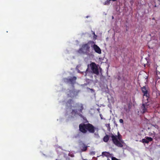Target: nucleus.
<instances>
[{"label": "nucleus", "mask_w": 160, "mask_h": 160, "mask_svg": "<svg viewBox=\"0 0 160 160\" xmlns=\"http://www.w3.org/2000/svg\"><path fill=\"white\" fill-rule=\"evenodd\" d=\"M79 130L83 133H86L88 131L90 133H94L97 128L92 124L88 123L87 124L81 123L79 124Z\"/></svg>", "instance_id": "nucleus-1"}, {"label": "nucleus", "mask_w": 160, "mask_h": 160, "mask_svg": "<svg viewBox=\"0 0 160 160\" xmlns=\"http://www.w3.org/2000/svg\"><path fill=\"white\" fill-rule=\"evenodd\" d=\"M95 42L92 41H89L87 43L84 44L82 45L81 47L78 50V52L79 53H83L87 55H89L90 52V46L92 47L93 44Z\"/></svg>", "instance_id": "nucleus-2"}, {"label": "nucleus", "mask_w": 160, "mask_h": 160, "mask_svg": "<svg viewBox=\"0 0 160 160\" xmlns=\"http://www.w3.org/2000/svg\"><path fill=\"white\" fill-rule=\"evenodd\" d=\"M111 137L113 143L118 147L122 148L123 147L122 143L123 141L122 140V136L119 132H118V135H114L111 134Z\"/></svg>", "instance_id": "nucleus-3"}, {"label": "nucleus", "mask_w": 160, "mask_h": 160, "mask_svg": "<svg viewBox=\"0 0 160 160\" xmlns=\"http://www.w3.org/2000/svg\"><path fill=\"white\" fill-rule=\"evenodd\" d=\"M150 99L148 100L143 99V103L141 107L142 111L143 113L147 112L148 109L150 108L151 107L152 102L150 101Z\"/></svg>", "instance_id": "nucleus-4"}, {"label": "nucleus", "mask_w": 160, "mask_h": 160, "mask_svg": "<svg viewBox=\"0 0 160 160\" xmlns=\"http://www.w3.org/2000/svg\"><path fill=\"white\" fill-rule=\"evenodd\" d=\"M74 108H76V109L73 110L71 112L72 114H74V115L78 114L79 116H81L82 115L80 114H79L78 112V111H79L81 113L82 112V111L83 109V105L82 103H77L74 106Z\"/></svg>", "instance_id": "nucleus-5"}, {"label": "nucleus", "mask_w": 160, "mask_h": 160, "mask_svg": "<svg viewBox=\"0 0 160 160\" xmlns=\"http://www.w3.org/2000/svg\"><path fill=\"white\" fill-rule=\"evenodd\" d=\"M142 92L143 93V99H145V97H146V100H148L149 98V89L147 86H144L141 88Z\"/></svg>", "instance_id": "nucleus-6"}, {"label": "nucleus", "mask_w": 160, "mask_h": 160, "mask_svg": "<svg viewBox=\"0 0 160 160\" xmlns=\"http://www.w3.org/2000/svg\"><path fill=\"white\" fill-rule=\"evenodd\" d=\"M90 66L92 72L97 75H98L99 74L98 69L96 64L95 62H92L90 64Z\"/></svg>", "instance_id": "nucleus-7"}, {"label": "nucleus", "mask_w": 160, "mask_h": 160, "mask_svg": "<svg viewBox=\"0 0 160 160\" xmlns=\"http://www.w3.org/2000/svg\"><path fill=\"white\" fill-rule=\"evenodd\" d=\"M76 79V77L74 76L70 78H65L64 81L66 82L70 83L71 84H74L75 83Z\"/></svg>", "instance_id": "nucleus-8"}, {"label": "nucleus", "mask_w": 160, "mask_h": 160, "mask_svg": "<svg viewBox=\"0 0 160 160\" xmlns=\"http://www.w3.org/2000/svg\"><path fill=\"white\" fill-rule=\"evenodd\" d=\"M92 47L96 52L98 54H101V50L100 48L98 45L95 44V43L93 44Z\"/></svg>", "instance_id": "nucleus-9"}, {"label": "nucleus", "mask_w": 160, "mask_h": 160, "mask_svg": "<svg viewBox=\"0 0 160 160\" xmlns=\"http://www.w3.org/2000/svg\"><path fill=\"white\" fill-rule=\"evenodd\" d=\"M153 139L151 137H146L145 138L142 139V142L143 143H148L149 142L152 141Z\"/></svg>", "instance_id": "nucleus-10"}, {"label": "nucleus", "mask_w": 160, "mask_h": 160, "mask_svg": "<svg viewBox=\"0 0 160 160\" xmlns=\"http://www.w3.org/2000/svg\"><path fill=\"white\" fill-rule=\"evenodd\" d=\"M81 147L80 148L82 152H85L87 151L88 146L86 145L84 143H82L81 144Z\"/></svg>", "instance_id": "nucleus-11"}, {"label": "nucleus", "mask_w": 160, "mask_h": 160, "mask_svg": "<svg viewBox=\"0 0 160 160\" xmlns=\"http://www.w3.org/2000/svg\"><path fill=\"white\" fill-rule=\"evenodd\" d=\"M153 94H155L156 97H158L160 95V92L157 88H155L153 90Z\"/></svg>", "instance_id": "nucleus-12"}, {"label": "nucleus", "mask_w": 160, "mask_h": 160, "mask_svg": "<svg viewBox=\"0 0 160 160\" xmlns=\"http://www.w3.org/2000/svg\"><path fill=\"white\" fill-rule=\"evenodd\" d=\"M109 139V136L108 135H106L103 138V141L105 142H107Z\"/></svg>", "instance_id": "nucleus-13"}, {"label": "nucleus", "mask_w": 160, "mask_h": 160, "mask_svg": "<svg viewBox=\"0 0 160 160\" xmlns=\"http://www.w3.org/2000/svg\"><path fill=\"white\" fill-rule=\"evenodd\" d=\"M102 155L103 156H106L107 157H108L110 155V153L108 152H104L102 153Z\"/></svg>", "instance_id": "nucleus-14"}, {"label": "nucleus", "mask_w": 160, "mask_h": 160, "mask_svg": "<svg viewBox=\"0 0 160 160\" xmlns=\"http://www.w3.org/2000/svg\"><path fill=\"white\" fill-rule=\"evenodd\" d=\"M111 0H107L104 3V5H108L110 3V1Z\"/></svg>", "instance_id": "nucleus-15"}, {"label": "nucleus", "mask_w": 160, "mask_h": 160, "mask_svg": "<svg viewBox=\"0 0 160 160\" xmlns=\"http://www.w3.org/2000/svg\"><path fill=\"white\" fill-rule=\"evenodd\" d=\"M80 66H81V65H78L77 67V68H77V70H78V72H79V73H82L83 72H80V70H79L78 69V68L79 67H80Z\"/></svg>", "instance_id": "nucleus-16"}, {"label": "nucleus", "mask_w": 160, "mask_h": 160, "mask_svg": "<svg viewBox=\"0 0 160 160\" xmlns=\"http://www.w3.org/2000/svg\"><path fill=\"white\" fill-rule=\"evenodd\" d=\"M97 35H94L93 36V40H95L96 39H97Z\"/></svg>", "instance_id": "nucleus-17"}, {"label": "nucleus", "mask_w": 160, "mask_h": 160, "mask_svg": "<svg viewBox=\"0 0 160 160\" xmlns=\"http://www.w3.org/2000/svg\"><path fill=\"white\" fill-rule=\"evenodd\" d=\"M152 132H151V135H153V136H155V133L154 132V131H152Z\"/></svg>", "instance_id": "nucleus-18"}, {"label": "nucleus", "mask_w": 160, "mask_h": 160, "mask_svg": "<svg viewBox=\"0 0 160 160\" xmlns=\"http://www.w3.org/2000/svg\"><path fill=\"white\" fill-rule=\"evenodd\" d=\"M112 160H119V159L117 158H116L115 157H112Z\"/></svg>", "instance_id": "nucleus-19"}, {"label": "nucleus", "mask_w": 160, "mask_h": 160, "mask_svg": "<svg viewBox=\"0 0 160 160\" xmlns=\"http://www.w3.org/2000/svg\"><path fill=\"white\" fill-rule=\"evenodd\" d=\"M119 122L121 123H123V121L122 119H119Z\"/></svg>", "instance_id": "nucleus-20"}, {"label": "nucleus", "mask_w": 160, "mask_h": 160, "mask_svg": "<svg viewBox=\"0 0 160 160\" xmlns=\"http://www.w3.org/2000/svg\"><path fill=\"white\" fill-rule=\"evenodd\" d=\"M88 68L86 69V71H85L86 74H85V76H86V75H87V73H86V72L88 71Z\"/></svg>", "instance_id": "nucleus-21"}, {"label": "nucleus", "mask_w": 160, "mask_h": 160, "mask_svg": "<svg viewBox=\"0 0 160 160\" xmlns=\"http://www.w3.org/2000/svg\"><path fill=\"white\" fill-rule=\"evenodd\" d=\"M100 116L101 117V119H102V115L101 114H100Z\"/></svg>", "instance_id": "nucleus-22"}, {"label": "nucleus", "mask_w": 160, "mask_h": 160, "mask_svg": "<svg viewBox=\"0 0 160 160\" xmlns=\"http://www.w3.org/2000/svg\"><path fill=\"white\" fill-rule=\"evenodd\" d=\"M92 33L94 35H95V32H92Z\"/></svg>", "instance_id": "nucleus-23"}, {"label": "nucleus", "mask_w": 160, "mask_h": 160, "mask_svg": "<svg viewBox=\"0 0 160 160\" xmlns=\"http://www.w3.org/2000/svg\"><path fill=\"white\" fill-rule=\"evenodd\" d=\"M70 101H72V99H70Z\"/></svg>", "instance_id": "nucleus-24"}, {"label": "nucleus", "mask_w": 160, "mask_h": 160, "mask_svg": "<svg viewBox=\"0 0 160 160\" xmlns=\"http://www.w3.org/2000/svg\"><path fill=\"white\" fill-rule=\"evenodd\" d=\"M113 18V16H112V18Z\"/></svg>", "instance_id": "nucleus-25"}, {"label": "nucleus", "mask_w": 160, "mask_h": 160, "mask_svg": "<svg viewBox=\"0 0 160 160\" xmlns=\"http://www.w3.org/2000/svg\"><path fill=\"white\" fill-rule=\"evenodd\" d=\"M152 126H153V128L154 127V126L153 125Z\"/></svg>", "instance_id": "nucleus-26"}, {"label": "nucleus", "mask_w": 160, "mask_h": 160, "mask_svg": "<svg viewBox=\"0 0 160 160\" xmlns=\"http://www.w3.org/2000/svg\"><path fill=\"white\" fill-rule=\"evenodd\" d=\"M159 40H160V38H159Z\"/></svg>", "instance_id": "nucleus-27"}]
</instances>
